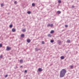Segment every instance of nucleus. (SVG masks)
I'll return each instance as SVG.
<instances>
[{"mask_svg":"<svg viewBox=\"0 0 79 79\" xmlns=\"http://www.w3.org/2000/svg\"><path fill=\"white\" fill-rule=\"evenodd\" d=\"M66 73V70L65 69H62L60 72V76L61 77H64Z\"/></svg>","mask_w":79,"mask_h":79,"instance_id":"1","label":"nucleus"},{"mask_svg":"<svg viewBox=\"0 0 79 79\" xmlns=\"http://www.w3.org/2000/svg\"><path fill=\"white\" fill-rule=\"evenodd\" d=\"M6 49L7 51H8V50H11V48L7 47L6 48Z\"/></svg>","mask_w":79,"mask_h":79,"instance_id":"2","label":"nucleus"},{"mask_svg":"<svg viewBox=\"0 0 79 79\" xmlns=\"http://www.w3.org/2000/svg\"><path fill=\"white\" fill-rule=\"evenodd\" d=\"M61 41L60 40L58 41V43L59 44V45H60V44H61Z\"/></svg>","mask_w":79,"mask_h":79,"instance_id":"3","label":"nucleus"},{"mask_svg":"<svg viewBox=\"0 0 79 79\" xmlns=\"http://www.w3.org/2000/svg\"><path fill=\"white\" fill-rule=\"evenodd\" d=\"M38 71L40 72H41V71H42V69L41 68H39L38 69Z\"/></svg>","mask_w":79,"mask_h":79,"instance_id":"4","label":"nucleus"},{"mask_svg":"<svg viewBox=\"0 0 79 79\" xmlns=\"http://www.w3.org/2000/svg\"><path fill=\"white\" fill-rule=\"evenodd\" d=\"M27 42L28 43H30L31 42V40L30 39H28L27 40Z\"/></svg>","mask_w":79,"mask_h":79,"instance_id":"5","label":"nucleus"},{"mask_svg":"<svg viewBox=\"0 0 79 79\" xmlns=\"http://www.w3.org/2000/svg\"><path fill=\"white\" fill-rule=\"evenodd\" d=\"M60 58L62 60H64V56H62L60 57Z\"/></svg>","mask_w":79,"mask_h":79,"instance_id":"6","label":"nucleus"},{"mask_svg":"<svg viewBox=\"0 0 79 79\" xmlns=\"http://www.w3.org/2000/svg\"><path fill=\"white\" fill-rule=\"evenodd\" d=\"M69 66L70 67L71 69H73V65H70Z\"/></svg>","mask_w":79,"mask_h":79,"instance_id":"7","label":"nucleus"},{"mask_svg":"<svg viewBox=\"0 0 79 79\" xmlns=\"http://www.w3.org/2000/svg\"><path fill=\"white\" fill-rule=\"evenodd\" d=\"M48 36L49 37H52V35L50 34H49L48 35Z\"/></svg>","mask_w":79,"mask_h":79,"instance_id":"8","label":"nucleus"},{"mask_svg":"<svg viewBox=\"0 0 79 79\" xmlns=\"http://www.w3.org/2000/svg\"><path fill=\"white\" fill-rule=\"evenodd\" d=\"M15 31H16V29H15V28L12 29V32H15Z\"/></svg>","mask_w":79,"mask_h":79,"instance_id":"9","label":"nucleus"},{"mask_svg":"<svg viewBox=\"0 0 79 79\" xmlns=\"http://www.w3.org/2000/svg\"><path fill=\"white\" fill-rule=\"evenodd\" d=\"M20 63H23V60H20Z\"/></svg>","mask_w":79,"mask_h":79,"instance_id":"10","label":"nucleus"},{"mask_svg":"<svg viewBox=\"0 0 79 79\" xmlns=\"http://www.w3.org/2000/svg\"><path fill=\"white\" fill-rule=\"evenodd\" d=\"M39 49L37 48H36L35 49V51H36V52H37V51H39Z\"/></svg>","mask_w":79,"mask_h":79,"instance_id":"11","label":"nucleus"},{"mask_svg":"<svg viewBox=\"0 0 79 79\" xmlns=\"http://www.w3.org/2000/svg\"><path fill=\"white\" fill-rule=\"evenodd\" d=\"M54 32V31L53 30H52L50 32V33L51 34H52V33H53Z\"/></svg>","mask_w":79,"mask_h":79,"instance_id":"12","label":"nucleus"},{"mask_svg":"<svg viewBox=\"0 0 79 79\" xmlns=\"http://www.w3.org/2000/svg\"><path fill=\"white\" fill-rule=\"evenodd\" d=\"M58 2L59 3H61V1L60 0H59L58 1Z\"/></svg>","mask_w":79,"mask_h":79,"instance_id":"13","label":"nucleus"},{"mask_svg":"<svg viewBox=\"0 0 79 79\" xmlns=\"http://www.w3.org/2000/svg\"><path fill=\"white\" fill-rule=\"evenodd\" d=\"M57 13L58 14H60V13H61V11H57Z\"/></svg>","mask_w":79,"mask_h":79,"instance_id":"14","label":"nucleus"},{"mask_svg":"<svg viewBox=\"0 0 79 79\" xmlns=\"http://www.w3.org/2000/svg\"><path fill=\"white\" fill-rule=\"evenodd\" d=\"M24 34H22L21 35V37H24Z\"/></svg>","mask_w":79,"mask_h":79,"instance_id":"15","label":"nucleus"},{"mask_svg":"<svg viewBox=\"0 0 79 79\" xmlns=\"http://www.w3.org/2000/svg\"><path fill=\"white\" fill-rule=\"evenodd\" d=\"M54 42V40H51V43H53V42Z\"/></svg>","mask_w":79,"mask_h":79,"instance_id":"16","label":"nucleus"},{"mask_svg":"<svg viewBox=\"0 0 79 79\" xmlns=\"http://www.w3.org/2000/svg\"><path fill=\"white\" fill-rule=\"evenodd\" d=\"M67 42H68V43H70V40H67Z\"/></svg>","mask_w":79,"mask_h":79,"instance_id":"17","label":"nucleus"},{"mask_svg":"<svg viewBox=\"0 0 79 79\" xmlns=\"http://www.w3.org/2000/svg\"><path fill=\"white\" fill-rule=\"evenodd\" d=\"M27 13H28V14H31V11H28L27 12Z\"/></svg>","mask_w":79,"mask_h":79,"instance_id":"18","label":"nucleus"},{"mask_svg":"<svg viewBox=\"0 0 79 79\" xmlns=\"http://www.w3.org/2000/svg\"><path fill=\"white\" fill-rule=\"evenodd\" d=\"M32 5L33 6H35V4L34 3H33Z\"/></svg>","mask_w":79,"mask_h":79,"instance_id":"19","label":"nucleus"},{"mask_svg":"<svg viewBox=\"0 0 79 79\" xmlns=\"http://www.w3.org/2000/svg\"><path fill=\"white\" fill-rule=\"evenodd\" d=\"M26 31V30L25 29H24L23 30H22V31L23 32H25V31Z\"/></svg>","mask_w":79,"mask_h":79,"instance_id":"20","label":"nucleus"},{"mask_svg":"<svg viewBox=\"0 0 79 79\" xmlns=\"http://www.w3.org/2000/svg\"><path fill=\"white\" fill-rule=\"evenodd\" d=\"M13 27V25H10V28H11V27Z\"/></svg>","mask_w":79,"mask_h":79,"instance_id":"21","label":"nucleus"},{"mask_svg":"<svg viewBox=\"0 0 79 79\" xmlns=\"http://www.w3.org/2000/svg\"><path fill=\"white\" fill-rule=\"evenodd\" d=\"M4 6V4H2L1 5V6L2 7V6Z\"/></svg>","mask_w":79,"mask_h":79,"instance_id":"22","label":"nucleus"},{"mask_svg":"<svg viewBox=\"0 0 79 79\" xmlns=\"http://www.w3.org/2000/svg\"><path fill=\"white\" fill-rule=\"evenodd\" d=\"M51 26V25H50V24H48V27H49L50 26Z\"/></svg>","mask_w":79,"mask_h":79,"instance_id":"23","label":"nucleus"},{"mask_svg":"<svg viewBox=\"0 0 79 79\" xmlns=\"http://www.w3.org/2000/svg\"><path fill=\"white\" fill-rule=\"evenodd\" d=\"M52 26H53V24H51L50 27H52Z\"/></svg>","mask_w":79,"mask_h":79,"instance_id":"24","label":"nucleus"},{"mask_svg":"<svg viewBox=\"0 0 79 79\" xmlns=\"http://www.w3.org/2000/svg\"><path fill=\"white\" fill-rule=\"evenodd\" d=\"M65 27H68V25H65Z\"/></svg>","mask_w":79,"mask_h":79,"instance_id":"25","label":"nucleus"},{"mask_svg":"<svg viewBox=\"0 0 79 79\" xmlns=\"http://www.w3.org/2000/svg\"><path fill=\"white\" fill-rule=\"evenodd\" d=\"M0 47H2V44H0Z\"/></svg>","mask_w":79,"mask_h":79,"instance_id":"26","label":"nucleus"},{"mask_svg":"<svg viewBox=\"0 0 79 79\" xmlns=\"http://www.w3.org/2000/svg\"><path fill=\"white\" fill-rule=\"evenodd\" d=\"M42 44H44V41H42Z\"/></svg>","mask_w":79,"mask_h":79,"instance_id":"27","label":"nucleus"},{"mask_svg":"<svg viewBox=\"0 0 79 79\" xmlns=\"http://www.w3.org/2000/svg\"><path fill=\"white\" fill-rule=\"evenodd\" d=\"M5 77H8V75H6V76H5Z\"/></svg>","mask_w":79,"mask_h":79,"instance_id":"28","label":"nucleus"},{"mask_svg":"<svg viewBox=\"0 0 79 79\" xmlns=\"http://www.w3.org/2000/svg\"><path fill=\"white\" fill-rule=\"evenodd\" d=\"M72 8H74V6H72Z\"/></svg>","mask_w":79,"mask_h":79,"instance_id":"29","label":"nucleus"},{"mask_svg":"<svg viewBox=\"0 0 79 79\" xmlns=\"http://www.w3.org/2000/svg\"><path fill=\"white\" fill-rule=\"evenodd\" d=\"M25 73H27V70H25Z\"/></svg>","mask_w":79,"mask_h":79,"instance_id":"30","label":"nucleus"},{"mask_svg":"<svg viewBox=\"0 0 79 79\" xmlns=\"http://www.w3.org/2000/svg\"><path fill=\"white\" fill-rule=\"evenodd\" d=\"M15 3H16V1H15V2H14Z\"/></svg>","mask_w":79,"mask_h":79,"instance_id":"31","label":"nucleus"},{"mask_svg":"<svg viewBox=\"0 0 79 79\" xmlns=\"http://www.w3.org/2000/svg\"><path fill=\"white\" fill-rule=\"evenodd\" d=\"M0 58H2V56H0Z\"/></svg>","mask_w":79,"mask_h":79,"instance_id":"32","label":"nucleus"},{"mask_svg":"<svg viewBox=\"0 0 79 79\" xmlns=\"http://www.w3.org/2000/svg\"><path fill=\"white\" fill-rule=\"evenodd\" d=\"M20 67H21V68H22V67H23V66H20Z\"/></svg>","mask_w":79,"mask_h":79,"instance_id":"33","label":"nucleus"}]
</instances>
